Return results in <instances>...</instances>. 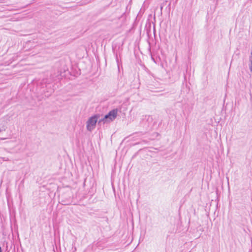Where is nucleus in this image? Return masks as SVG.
<instances>
[{
    "label": "nucleus",
    "instance_id": "obj_4",
    "mask_svg": "<svg viewBox=\"0 0 252 252\" xmlns=\"http://www.w3.org/2000/svg\"><path fill=\"white\" fill-rule=\"evenodd\" d=\"M0 252H2L1 248L0 247Z\"/></svg>",
    "mask_w": 252,
    "mask_h": 252
},
{
    "label": "nucleus",
    "instance_id": "obj_3",
    "mask_svg": "<svg viewBox=\"0 0 252 252\" xmlns=\"http://www.w3.org/2000/svg\"><path fill=\"white\" fill-rule=\"evenodd\" d=\"M249 69L251 72H252V50L251 52V56H250Z\"/></svg>",
    "mask_w": 252,
    "mask_h": 252
},
{
    "label": "nucleus",
    "instance_id": "obj_1",
    "mask_svg": "<svg viewBox=\"0 0 252 252\" xmlns=\"http://www.w3.org/2000/svg\"><path fill=\"white\" fill-rule=\"evenodd\" d=\"M99 116L95 115L90 117L87 122V129L92 131L95 127L96 124L98 121Z\"/></svg>",
    "mask_w": 252,
    "mask_h": 252
},
{
    "label": "nucleus",
    "instance_id": "obj_5",
    "mask_svg": "<svg viewBox=\"0 0 252 252\" xmlns=\"http://www.w3.org/2000/svg\"><path fill=\"white\" fill-rule=\"evenodd\" d=\"M152 60H153V61H155V60L153 58H152Z\"/></svg>",
    "mask_w": 252,
    "mask_h": 252
},
{
    "label": "nucleus",
    "instance_id": "obj_2",
    "mask_svg": "<svg viewBox=\"0 0 252 252\" xmlns=\"http://www.w3.org/2000/svg\"><path fill=\"white\" fill-rule=\"evenodd\" d=\"M118 114V109H115L110 111L107 115H106L103 119L99 121V122L102 121L103 123L109 122L114 120L117 117Z\"/></svg>",
    "mask_w": 252,
    "mask_h": 252
}]
</instances>
